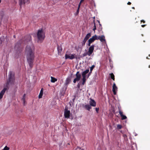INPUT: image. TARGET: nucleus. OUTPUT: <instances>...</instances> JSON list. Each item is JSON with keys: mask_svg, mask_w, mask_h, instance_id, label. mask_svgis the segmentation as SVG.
Wrapping results in <instances>:
<instances>
[{"mask_svg": "<svg viewBox=\"0 0 150 150\" xmlns=\"http://www.w3.org/2000/svg\"><path fill=\"white\" fill-rule=\"evenodd\" d=\"M25 54L26 55L28 62L30 67L32 68L35 57V48L32 45H27L25 48Z\"/></svg>", "mask_w": 150, "mask_h": 150, "instance_id": "nucleus-1", "label": "nucleus"}, {"mask_svg": "<svg viewBox=\"0 0 150 150\" xmlns=\"http://www.w3.org/2000/svg\"><path fill=\"white\" fill-rule=\"evenodd\" d=\"M14 80V74H12L11 71H10L8 75V80L7 81L6 86L4 88L0 93V100L3 98L6 91L8 88V85L9 84H13Z\"/></svg>", "mask_w": 150, "mask_h": 150, "instance_id": "nucleus-2", "label": "nucleus"}, {"mask_svg": "<svg viewBox=\"0 0 150 150\" xmlns=\"http://www.w3.org/2000/svg\"><path fill=\"white\" fill-rule=\"evenodd\" d=\"M38 42L39 43L42 42L45 38V35L42 30H39L37 33Z\"/></svg>", "mask_w": 150, "mask_h": 150, "instance_id": "nucleus-3", "label": "nucleus"}, {"mask_svg": "<svg viewBox=\"0 0 150 150\" xmlns=\"http://www.w3.org/2000/svg\"><path fill=\"white\" fill-rule=\"evenodd\" d=\"M65 59H73L74 58H76L77 56L75 54H70L69 55L66 54L65 55Z\"/></svg>", "mask_w": 150, "mask_h": 150, "instance_id": "nucleus-4", "label": "nucleus"}, {"mask_svg": "<svg viewBox=\"0 0 150 150\" xmlns=\"http://www.w3.org/2000/svg\"><path fill=\"white\" fill-rule=\"evenodd\" d=\"M19 3L21 8L23 5H24L26 4H28L29 3V0H19Z\"/></svg>", "mask_w": 150, "mask_h": 150, "instance_id": "nucleus-5", "label": "nucleus"}, {"mask_svg": "<svg viewBox=\"0 0 150 150\" xmlns=\"http://www.w3.org/2000/svg\"><path fill=\"white\" fill-rule=\"evenodd\" d=\"M94 45H92L89 47L88 49V52L89 54V56H90L91 55L92 53L93 52V50H94Z\"/></svg>", "mask_w": 150, "mask_h": 150, "instance_id": "nucleus-6", "label": "nucleus"}, {"mask_svg": "<svg viewBox=\"0 0 150 150\" xmlns=\"http://www.w3.org/2000/svg\"><path fill=\"white\" fill-rule=\"evenodd\" d=\"M70 111L65 109L64 111V116L66 118H69L70 117Z\"/></svg>", "mask_w": 150, "mask_h": 150, "instance_id": "nucleus-7", "label": "nucleus"}, {"mask_svg": "<svg viewBox=\"0 0 150 150\" xmlns=\"http://www.w3.org/2000/svg\"><path fill=\"white\" fill-rule=\"evenodd\" d=\"M97 40H99L101 42H104L105 41V37L104 35H102L101 36H98L97 35Z\"/></svg>", "mask_w": 150, "mask_h": 150, "instance_id": "nucleus-8", "label": "nucleus"}, {"mask_svg": "<svg viewBox=\"0 0 150 150\" xmlns=\"http://www.w3.org/2000/svg\"><path fill=\"white\" fill-rule=\"evenodd\" d=\"M96 40H97V35H95L94 36H93L92 38L89 39L88 40L91 43H92Z\"/></svg>", "mask_w": 150, "mask_h": 150, "instance_id": "nucleus-9", "label": "nucleus"}, {"mask_svg": "<svg viewBox=\"0 0 150 150\" xmlns=\"http://www.w3.org/2000/svg\"><path fill=\"white\" fill-rule=\"evenodd\" d=\"M71 81V78L70 77H68L66 79L64 85L67 86L70 83Z\"/></svg>", "mask_w": 150, "mask_h": 150, "instance_id": "nucleus-10", "label": "nucleus"}, {"mask_svg": "<svg viewBox=\"0 0 150 150\" xmlns=\"http://www.w3.org/2000/svg\"><path fill=\"white\" fill-rule=\"evenodd\" d=\"M91 100L89 101L90 105L91 106L95 107L96 105V103L95 101L93 99H91Z\"/></svg>", "mask_w": 150, "mask_h": 150, "instance_id": "nucleus-11", "label": "nucleus"}, {"mask_svg": "<svg viewBox=\"0 0 150 150\" xmlns=\"http://www.w3.org/2000/svg\"><path fill=\"white\" fill-rule=\"evenodd\" d=\"M117 89V87L116 86L115 83H114L112 86V91L114 95L116 94V90Z\"/></svg>", "mask_w": 150, "mask_h": 150, "instance_id": "nucleus-12", "label": "nucleus"}, {"mask_svg": "<svg viewBox=\"0 0 150 150\" xmlns=\"http://www.w3.org/2000/svg\"><path fill=\"white\" fill-rule=\"evenodd\" d=\"M83 107L86 109L88 111H90V109L91 108V106L88 104H86L85 105H83Z\"/></svg>", "mask_w": 150, "mask_h": 150, "instance_id": "nucleus-13", "label": "nucleus"}, {"mask_svg": "<svg viewBox=\"0 0 150 150\" xmlns=\"http://www.w3.org/2000/svg\"><path fill=\"white\" fill-rule=\"evenodd\" d=\"M89 71V70L88 69H86L84 71H83L82 73V77L86 78V74L88 73Z\"/></svg>", "mask_w": 150, "mask_h": 150, "instance_id": "nucleus-14", "label": "nucleus"}, {"mask_svg": "<svg viewBox=\"0 0 150 150\" xmlns=\"http://www.w3.org/2000/svg\"><path fill=\"white\" fill-rule=\"evenodd\" d=\"M91 33H88L86 35L84 39L86 40V41H87L89 39V38L91 37Z\"/></svg>", "mask_w": 150, "mask_h": 150, "instance_id": "nucleus-15", "label": "nucleus"}, {"mask_svg": "<svg viewBox=\"0 0 150 150\" xmlns=\"http://www.w3.org/2000/svg\"><path fill=\"white\" fill-rule=\"evenodd\" d=\"M76 78H77L80 80L81 76L79 71L77 72L76 74Z\"/></svg>", "mask_w": 150, "mask_h": 150, "instance_id": "nucleus-16", "label": "nucleus"}, {"mask_svg": "<svg viewBox=\"0 0 150 150\" xmlns=\"http://www.w3.org/2000/svg\"><path fill=\"white\" fill-rule=\"evenodd\" d=\"M43 88H42L40 90V93L38 96V98H42V96L43 95Z\"/></svg>", "mask_w": 150, "mask_h": 150, "instance_id": "nucleus-17", "label": "nucleus"}, {"mask_svg": "<svg viewBox=\"0 0 150 150\" xmlns=\"http://www.w3.org/2000/svg\"><path fill=\"white\" fill-rule=\"evenodd\" d=\"M51 81L52 83H54L57 81V79L51 76Z\"/></svg>", "mask_w": 150, "mask_h": 150, "instance_id": "nucleus-18", "label": "nucleus"}, {"mask_svg": "<svg viewBox=\"0 0 150 150\" xmlns=\"http://www.w3.org/2000/svg\"><path fill=\"white\" fill-rule=\"evenodd\" d=\"M57 50L58 53H60L62 50V48L61 46L58 45L57 47Z\"/></svg>", "mask_w": 150, "mask_h": 150, "instance_id": "nucleus-19", "label": "nucleus"}, {"mask_svg": "<svg viewBox=\"0 0 150 150\" xmlns=\"http://www.w3.org/2000/svg\"><path fill=\"white\" fill-rule=\"evenodd\" d=\"M27 38V39L25 41V42H28V41H29L31 40V36L30 35H28L27 36H26Z\"/></svg>", "mask_w": 150, "mask_h": 150, "instance_id": "nucleus-20", "label": "nucleus"}, {"mask_svg": "<svg viewBox=\"0 0 150 150\" xmlns=\"http://www.w3.org/2000/svg\"><path fill=\"white\" fill-rule=\"evenodd\" d=\"M110 76L111 79H112L113 81H115V76L114 74L112 73L110 74Z\"/></svg>", "mask_w": 150, "mask_h": 150, "instance_id": "nucleus-21", "label": "nucleus"}, {"mask_svg": "<svg viewBox=\"0 0 150 150\" xmlns=\"http://www.w3.org/2000/svg\"><path fill=\"white\" fill-rule=\"evenodd\" d=\"M86 78H83L82 77V85H84L86 83Z\"/></svg>", "mask_w": 150, "mask_h": 150, "instance_id": "nucleus-22", "label": "nucleus"}, {"mask_svg": "<svg viewBox=\"0 0 150 150\" xmlns=\"http://www.w3.org/2000/svg\"><path fill=\"white\" fill-rule=\"evenodd\" d=\"M98 21V23H99V27L98 28V30L100 31L102 30V25L100 23V22L99 21Z\"/></svg>", "mask_w": 150, "mask_h": 150, "instance_id": "nucleus-23", "label": "nucleus"}, {"mask_svg": "<svg viewBox=\"0 0 150 150\" xmlns=\"http://www.w3.org/2000/svg\"><path fill=\"white\" fill-rule=\"evenodd\" d=\"M86 41H87L86 40L84 39L83 40L81 43L82 46H83L85 45L86 42Z\"/></svg>", "mask_w": 150, "mask_h": 150, "instance_id": "nucleus-24", "label": "nucleus"}, {"mask_svg": "<svg viewBox=\"0 0 150 150\" xmlns=\"http://www.w3.org/2000/svg\"><path fill=\"white\" fill-rule=\"evenodd\" d=\"M25 94H24L23 96V97L22 98V100L23 101L24 104H25Z\"/></svg>", "mask_w": 150, "mask_h": 150, "instance_id": "nucleus-25", "label": "nucleus"}, {"mask_svg": "<svg viewBox=\"0 0 150 150\" xmlns=\"http://www.w3.org/2000/svg\"><path fill=\"white\" fill-rule=\"evenodd\" d=\"M93 23L94 24V26L93 27V30L94 31H95V30H96V24H95L94 20H93Z\"/></svg>", "mask_w": 150, "mask_h": 150, "instance_id": "nucleus-26", "label": "nucleus"}, {"mask_svg": "<svg viewBox=\"0 0 150 150\" xmlns=\"http://www.w3.org/2000/svg\"><path fill=\"white\" fill-rule=\"evenodd\" d=\"M122 126L121 125L119 124L117 125V128L118 129H120L122 128Z\"/></svg>", "mask_w": 150, "mask_h": 150, "instance_id": "nucleus-27", "label": "nucleus"}, {"mask_svg": "<svg viewBox=\"0 0 150 150\" xmlns=\"http://www.w3.org/2000/svg\"><path fill=\"white\" fill-rule=\"evenodd\" d=\"M89 54L88 53V52H85L83 54V56L84 57H85L87 55H89Z\"/></svg>", "mask_w": 150, "mask_h": 150, "instance_id": "nucleus-28", "label": "nucleus"}, {"mask_svg": "<svg viewBox=\"0 0 150 150\" xmlns=\"http://www.w3.org/2000/svg\"><path fill=\"white\" fill-rule=\"evenodd\" d=\"M121 117H122L121 119L122 120H124L126 119L127 118V117L125 115H122Z\"/></svg>", "mask_w": 150, "mask_h": 150, "instance_id": "nucleus-29", "label": "nucleus"}, {"mask_svg": "<svg viewBox=\"0 0 150 150\" xmlns=\"http://www.w3.org/2000/svg\"><path fill=\"white\" fill-rule=\"evenodd\" d=\"M119 112L121 116L123 115V112H122L120 109H119Z\"/></svg>", "mask_w": 150, "mask_h": 150, "instance_id": "nucleus-30", "label": "nucleus"}, {"mask_svg": "<svg viewBox=\"0 0 150 150\" xmlns=\"http://www.w3.org/2000/svg\"><path fill=\"white\" fill-rule=\"evenodd\" d=\"M95 67V66L94 65H93L91 67H90V72H92V71L93 69Z\"/></svg>", "mask_w": 150, "mask_h": 150, "instance_id": "nucleus-31", "label": "nucleus"}, {"mask_svg": "<svg viewBox=\"0 0 150 150\" xmlns=\"http://www.w3.org/2000/svg\"><path fill=\"white\" fill-rule=\"evenodd\" d=\"M123 137H124V138L125 140H127L128 139H127V136L126 134H123Z\"/></svg>", "mask_w": 150, "mask_h": 150, "instance_id": "nucleus-32", "label": "nucleus"}, {"mask_svg": "<svg viewBox=\"0 0 150 150\" xmlns=\"http://www.w3.org/2000/svg\"><path fill=\"white\" fill-rule=\"evenodd\" d=\"M4 150H9V148L7 146H6L3 149Z\"/></svg>", "mask_w": 150, "mask_h": 150, "instance_id": "nucleus-33", "label": "nucleus"}, {"mask_svg": "<svg viewBox=\"0 0 150 150\" xmlns=\"http://www.w3.org/2000/svg\"><path fill=\"white\" fill-rule=\"evenodd\" d=\"M96 111L97 113H98V111L99 110V108H95Z\"/></svg>", "mask_w": 150, "mask_h": 150, "instance_id": "nucleus-34", "label": "nucleus"}, {"mask_svg": "<svg viewBox=\"0 0 150 150\" xmlns=\"http://www.w3.org/2000/svg\"><path fill=\"white\" fill-rule=\"evenodd\" d=\"M88 43L87 44V45L89 46H91V43H92L91 42H90L88 40Z\"/></svg>", "mask_w": 150, "mask_h": 150, "instance_id": "nucleus-35", "label": "nucleus"}, {"mask_svg": "<svg viewBox=\"0 0 150 150\" xmlns=\"http://www.w3.org/2000/svg\"><path fill=\"white\" fill-rule=\"evenodd\" d=\"M79 9H80L77 8V9L76 11V13L77 14H78L79 13Z\"/></svg>", "mask_w": 150, "mask_h": 150, "instance_id": "nucleus-36", "label": "nucleus"}, {"mask_svg": "<svg viewBox=\"0 0 150 150\" xmlns=\"http://www.w3.org/2000/svg\"><path fill=\"white\" fill-rule=\"evenodd\" d=\"M141 22H143L144 23H145V21L143 20H141Z\"/></svg>", "mask_w": 150, "mask_h": 150, "instance_id": "nucleus-37", "label": "nucleus"}, {"mask_svg": "<svg viewBox=\"0 0 150 150\" xmlns=\"http://www.w3.org/2000/svg\"><path fill=\"white\" fill-rule=\"evenodd\" d=\"M74 79L76 81H79L80 80V79L76 78Z\"/></svg>", "mask_w": 150, "mask_h": 150, "instance_id": "nucleus-38", "label": "nucleus"}, {"mask_svg": "<svg viewBox=\"0 0 150 150\" xmlns=\"http://www.w3.org/2000/svg\"><path fill=\"white\" fill-rule=\"evenodd\" d=\"M77 87L79 88L80 87V85L79 83H78V84L77 85Z\"/></svg>", "mask_w": 150, "mask_h": 150, "instance_id": "nucleus-39", "label": "nucleus"}, {"mask_svg": "<svg viewBox=\"0 0 150 150\" xmlns=\"http://www.w3.org/2000/svg\"><path fill=\"white\" fill-rule=\"evenodd\" d=\"M128 5H130L131 4V3L130 2H128L127 3Z\"/></svg>", "mask_w": 150, "mask_h": 150, "instance_id": "nucleus-40", "label": "nucleus"}, {"mask_svg": "<svg viewBox=\"0 0 150 150\" xmlns=\"http://www.w3.org/2000/svg\"><path fill=\"white\" fill-rule=\"evenodd\" d=\"M75 96H74V98L72 99V101H73V102H74V100H75Z\"/></svg>", "mask_w": 150, "mask_h": 150, "instance_id": "nucleus-41", "label": "nucleus"}, {"mask_svg": "<svg viewBox=\"0 0 150 150\" xmlns=\"http://www.w3.org/2000/svg\"><path fill=\"white\" fill-rule=\"evenodd\" d=\"M91 72H90L88 73V77L90 75V74H91Z\"/></svg>", "mask_w": 150, "mask_h": 150, "instance_id": "nucleus-42", "label": "nucleus"}, {"mask_svg": "<svg viewBox=\"0 0 150 150\" xmlns=\"http://www.w3.org/2000/svg\"><path fill=\"white\" fill-rule=\"evenodd\" d=\"M146 25H142L141 26L142 27H144Z\"/></svg>", "mask_w": 150, "mask_h": 150, "instance_id": "nucleus-43", "label": "nucleus"}, {"mask_svg": "<svg viewBox=\"0 0 150 150\" xmlns=\"http://www.w3.org/2000/svg\"><path fill=\"white\" fill-rule=\"evenodd\" d=\"M76 82V81L75 79H74V81H73L74 83H75Z\"/></svg>", "mask_w": 150, "mask_h": 150, "instance_id": "nucleus-44", "label": "nucleus"}, {"mask_svg": "<svg viewBox=\"0 0 150 150\" xmlns=\"http://www.w3.org/2000/svg\"><path fill=\"white\" fill-rule=\"evenodd\" d=\"M84 1V0H81L80 2L82 3Z\"/></svg>", "mask_w": 150, "mask_h": 150, "instance_id": "nucleus-45", "label": "nucleus"}, {"mask_svg": "<svg viewBox=\"0 0 150 150\" xmlns=\"http://www.w3.org/2000/svg\"><path fill=\"white\" fill-rule=\"evenodd\" d=\"M81 3L80 2L78 6H81Z\"/></svg>", "mask_w": 150, "mask_h": 150, "instance_id": "nucleus-46", "label": "nucleus"}, {"mask_svg": "<svg viewBox=\"0 0 150 150\" xmlns=\"http://www.w3.org/2000/svg\"><path fill=\"white\" fill-rule=\"evenodd\" d=\"M80 6H78V8L80 9Z\"/></svg>", "mask_w": 150, "mask_h": 150, "instance_id": "nucleus-47", "label": "nucleus"}, {"mask_svg": "<svg viewBox=\"0 0 150 150\" xmlns=\"http://www.w3.org/2000/svg\"><path fill=\"white\" fill-rule=\"evenodd\" d=\"M17 44L16 45L15 48H16L17 47Z\"/></svg>", "mask_w": 150, "mask_h": 150, "instance_id": "nucleus-48", "label": "nucleus"}, {"mask_svg": "<svg viewBox=\"0 0 150 150\" xmlns=\"http://www.w3.org/2000/svg\"><path fill=\"white\" fill-rule=\"evenodd\" d=\"M146 58L147 59H149V58H148V57H147Z\"/></svg>", "mask_w": 150, "mask_h": 150, "instance_id": "nucleus-49", "label": "nucleus"}, {"mask_svg": "<svg viewBox=\"0 0 150 150\" xmlns=\"http://www.w3.org/2000/svg\"><path fill=\"white\" fill-rule=\"evenodd\" d=\"M132 8H133V9H135V8H134V7H132Z\"/></svg>", "mask_w": 150, "mask_h": 150, "instance_id": "nucleus-50", "label": "nucleus"}, {"mask_svg": "<svg viewBox=\"0 0 150 150\" xmlns=\"http://www.w3.org/2000/svg\"><path fill=\"white\" fill-rule=\"evenodd\" d=\"M13 37L15 38V35H13Z\"/></svg>", "mask_w": 150, "mask_h": 150, "instance_id": "nucleus-51", "label": "nucleus"}, {"mask_svg": "<svg viewBox=\"0 0 150 150\" xmlns=\"http://www.w3.org/2000/svg\"><path fill=\"white\" fill-rule=\"evenodd\" d=\"M149 68H150V65H149Z\"/></svg>", "mask_w": 150, "mask_h": 150, "instance_id": "nucleus-52", "label": "nucleus"}, {"mask_svg": "<svg viewBox=\"0 0 150 150\" xmlns=\"http://www.w3.org/2000/svg\"><path fill=\"white\" fill-rule=\"evenodd\" d=\"M1 2V0H0V3Z\"/></svg>", "mask_w": 150, "mask_h": 150, "instance_id": "nucleus-53", "label": "nucleus"}, {"mask_svg": "<svg viewBox=\"0 0 150 150\" xmlns=\"http://www.w3.org/2000/svg\"><path fill=\"white\" fill-rule=\"evenodd\" d=\"M149 56L150 57V54H149Z\"/></svg>", "mask_w": 150, "mask_h": 150, "instance_id": "nucleus-54", "label": "nucleus"}, {"mask_svg": "<svg viewBox=\"0 0 150 150\" xmlns=\"http://www.w3.org/2000/svg\"><path fill=\"white\" fill-rule=\"evenodd\" d=\"M81 150H84L82 149H81Z\"/></svg>", "mask_w": 150, "mask_h": 150, "instance_id": "nucleus-55", "label": "nucleus"}, {"mask_svg": "<svg viewBox=\"0 0 150 150\" xmlns=\"http://www.w3.org/2000/svg\"><path fill=\"white\" fill-rule=\"evenodd\" d=\"M2 150H3V149H2Z\"/></svg>", "mask_w": 150, "mask_h": 150, "instance_id": "nucleus-56", "label": "nucleus"}]
</instances>
